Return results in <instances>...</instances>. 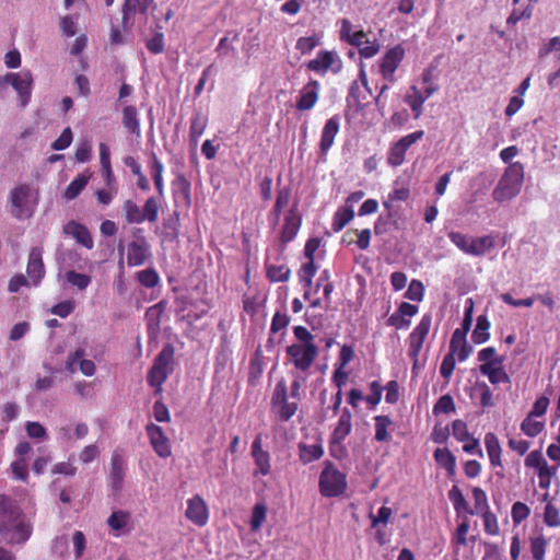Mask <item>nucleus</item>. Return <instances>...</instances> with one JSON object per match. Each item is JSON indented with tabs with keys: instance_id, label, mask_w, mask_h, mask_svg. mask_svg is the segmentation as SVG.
<instances>
[{
	"instance_id": "obj_1",
	"label": "nucleus",
	"mask_w": 560,
	"mask_h": 560,
	"mask_svg": "<svg viewBox=\"0 0 560 560\" xmlns=\"http://www.w3.org/2000/svg\"><path fill=\"white\" fill-rule=\"evenodd\" d=\"M33 534V524L18 503L0 494V535L8 545L23 546Z\"/></svg>"
},
{
	"instance_id": "obj_2",
	"label": "nucleus",
	"mask_w": 560,
	"mask_h": 560,
	"mask_svg": "<svg viewBox=\"0 0 560 560\" xmlns=\"http://www.w3.org/2000/svg\"><path fill=\"white\" fill-rule=\"evenodd\" d=\"M523 180V164L521 162L510 164L492 191L493 199L503 202L516 197L521 192Z\"/></svg>"
},
{
	"instance_id": "obj_3",
	"label": "nucleus",
	"mask_w": 560,
	"mask_h": 560,
	"mask_svg": "<svg viewBox=\"0 0 560 560\" xmlns=\"http://www.w3.org/2000/svg\"><path fill=\"white\" fill-rule=\"evenodd\" d=\"M347 489L346 475L327 463L319 476V491L326 498L342 494Z\"/></svg>"
},
{
	"instance_id": "obj_4",
	"label": "nucleus",
	"mask_w": 560,
	"mask_h": 560,
	"mask_svg": "<svg viewBox=\"0 0 560 560\" xmlns=\"http://www.w3.org/2000/svg\"><path fill=\"white\" fill-rule=\"evenodd\" d=\"M432 324L431 314H424L419 324L413 328L408 337V357L412 361V371L418 366L419 354L422 350Z\"/></svg>"
},
{
	"instance_id": "obj_5",
	"label": "nucleus",
	"mask_w": 560,
	"mask_h": 560,
	"mask_svg": "<svg viewBox=\"0 0 560 560\" xmlns=\"http://www.w3.org/2000/svg\"><path fill=\"white\" fill-rule=\"evenodd\" d=\"M424 136L423 130H417L401 137L398 141L393 142L387 152V164L392 167H398L405 163L406 152L417 141Z\"/></svg>"
},
{
	"instance_id": "obj_6",
	"label": "nucleus",
	"mask_w": 560,
	"mask_h": 560,
	"mask_svg": "<svg viewBox=\"0 0 560 560\" xmlns=\"http://www.w3.org/2000/svg\"><path fill=\"white\" fill-rule=\"evenodd\" d=\"M33 81V75L30 70L9 72L1 79V82L11 84L18 92L22 107H25L31 101Z\"/></svg>"
},
{
	"instance_id": "obj_7",
	"label": "nucleus",
	"mask_w": 560,
	"mask_h": 560,
	"mask_svg": "<svg viewBox=\"0 0 560 560\" xmlns=\"http://www.w3.org/2000/svg\"><path fill=\"white\" fill-rule=\"evenodd\" d=\"M32 188L27 184L16 186L10 194L11 213L16 219L30 218L33 210L30 207Z\"/></svg>"
},
{
	"instance_id": "obj_8",
	"label": "nucleus",
	"mask_w": 560,
	"mask_h": 560,
	"mask_svg": "<svg viewBox=\"0 0 560 560\" xmlns=\"http://www.w3.org/2000/svg\"><path fill=\"white\" fill-rule=\"evenodd\" d=\"M151 246L145 236H136L127 245L126 262L128 267H140L151 260Z\"/></svg>"
},
{
	"instance_id": "obj_9",
	"label": "nucleus",
	"mask_w": 560,
	"mask_h": 560,
	"mask_svg": "<svg viewBox=\"0 0 560 560\" xmlns=\"http://www.w3.org/2000/svg\"><path fill=\"white\" fill-rule=\"evenodd\" d=\"M306 67L318 74H325L328 71L338 73L342 68V61L337 52L320 50L313 60L307 62Z\"/></svg>"
},
{
	"instance_id": "obj_10",
	"label": "nucleus",
	"mask_w": 560,
	"mask_h": 560,
	"mask_svg": "<svg viewBox=\"0 0 560 560\" xmlns=\"http://www.w3.org/2000/svg\"><path fill=\"white\" fill-rule=\"evenodd\" d=\"M404 57L405 49L401 45H396L386 51L380 62V73L384 80L388 81L389 83H394L396 81L395 72Z\"/></svg>"
},
{
	"instance_id": "obj_11",
	"label": "nucleus",
	"mask_w": 560,
	"mask_h": 560,
	"mask_svg": "<svg viewBox=\"0 0 560 560\" xmlns=\"http://www.w3.org/2000/svg\"><path fill=\"white\" fill-rule=\"evenodd\" d=\"M287 352L298 369L306 371L317 355V348L314 343H300L288 347Z\"/></svg>"
},
{
	"instance_id": "obj_12",
	"label": "nucleus",
	"mask_w": 560,
	"mask_h": 560,
	"mask_svg": "<svg viewBox=\"0 0 560 560\" xmlns=\"http://www.w3.org/2000/svg\"><path fill=\"white\" fill-rule=\"evenodd\" d=\"M369 96H372V91L369 88L368 75L363 67H361L359 80H355L350 84L347 102L350 105L362 107Z\"/></svg>"
},
{
	"instance_id": "obj_13",
	"label": "nucleus",
	"mask_w": 560,
	"mask_h": 560,
	"mask_svg": "<svg viewBox=\"0 0 560 560\" xmlns=\"http://www.w3.org/2000/svg\"><path fill=\"white\" fill-rule=\"evenodd\" d=\"M145 431L154 452L162 458L170 457L172 454L171 443L163 429L155 423H148Z\"/></svg>"
},
{
	"instance_id": "obj_14",
	"label": "nucleus",
	"mask_w": 560,
	"mask_h": 560,
	"mask_svg": "<svg viewBox=\"0 0 560 560\" xmlns=\"http://www.w3.org/2000/svg\"><path fill=\"white\" fill-rule=\"evenodd\" d=\"M185 515L191 523L199 527H202L208 523V506L199 494L194 495L187 501Z\"/></svg>"
},
{
	"instance_id": "obj_15",
	"label": "nucleus",
	"mask_w": 560,
	"mask_h": 560,
	"mask_svg": "<svg viewBox=\"0 0 560 560\" xmlns=\"http://www.w3.org/2000/svg\"><path fill=\"white\" fill-rule=\"evenodd\" d=\"M63 233L73 237L75 242L86 249L94 247V241L89 229L74 220L69 221L63 225Z\"/></svg>"
},
{
	"instance_id": "obj_16",
	"label": "nucleus",
	"mask_w": 560,
	"mask_h": 560,
	"mask_svg": "<svg viewBox=\"0 0 560 560\" xmlns=\"http://www.w3.org/2000/svg\"><path fill=\"white\" fill-rule=\"evenodd\" d=\"M110 483L115 491L122 488L125 479V459L124 454L115 450L110 456Z\"/></svg>"
},
{
	"instance_id": "obj_17",
	"label": "nucleus",
	"mask_w": 560,
	"mask_h": 560,
	"mask_svg": "<svg viewBox=\"0 0 560 560\" xmlns=\"http://www.w3.org/2000/svg\"><path fill=\"white\" fill-rule=\"evenodd\" d=\"M28 278L34 284H37L45 275V267L43 262V250L38 247L31 249L26 267Z\"/></svg>"
},
{
	"instance_id": "obj_18",
	"label": "nucleus",
	"mask_w": 560,
	"mask_h": 560,
	"mask_svg": "<svg viewBox=\"0 0 560 560\" xmlns=\"http://www.w3.org/2000/svg\"><path fill=\"white\" fill-rule=\"evenodd\" d=\"M340 118L335 115L329 118L322 130L319 149L322 154H326L334 144L335 137L339 132Z\"/></svg>"
},
{
	"instance_id": "obj_19",
	"label": "nucleus",
	"mask_w": 560,
	"mask_h": 560,
	"mask_svg": "<svg viewBox=\"0 0 560 560\" xmlns=\"http://www.w3.org/2000/svg\"><path fill=\"white\" fill-rule=\"evenodd\" d=\"M319 83L317 81H311L300 92L299 100L296 102V108L299 110L311 109L318 100Z\"/></svg>"
},
{
	"instance_id": "obj_20",
	"label": "nucleus",
	"mask_w": 560,
	"mask_h": 560,
	"mask_svg": "<svg viewBox=\"0 0 560 560\" xmlns=\"http://www.w3.org/2000/svg\"><path fill=\"white\" fill-rule=\"evenodd\" d=\"M174 186V198L180 199L183 205L187 208L191 206V184L183 173H179L175 180Z\"/></svg>"
},
{
	"instance_id": "obj_21",
	"label": "nucleus",
	"mask_w": 560,
	"mask_h": 560,
	"mask_svg": "<svg viewBox=\"0 0 560 560\" xmlns=\"http://www.w3.org/2000/svg\"><path fill=\"white\" fill-rule=\"evenodd\" d=\"M252 456L257 465L258 472L268 475L270 471L269 454L261 448V435H257L252 444Z\"/></svg>"
},
{
	"instance_id": "obj_22",
	"label": "nucleus",
	"mask_w": 560,
	"mask_h": 560,
	"mask_svg": "<svg viewBox=\"0 0 560 560\" xmlns=\"http://www.w3.org/2000/svg\"><path fill=\"white\" fill-rule=\"evenodd\" d=\"M154 0H126L122 5V26L128 27L131 13L139 12L142 15L148 13Z\"/></svg>"
},
{
	"instance_id": "obj_23",
	"label": "nucleus",
	"mask_w": 560,
	"mask_h": 560,
	"mask_svg": "<svg viewBox=\"0 0 560 560\" xmlns=\"http://www.w3.org/2000/svg\"><path fill=\"white\" fill-rule=\"evenodd\" d=\"M121 124L131 135L137 137L141 135L139 114L133 105L124 107Z\"/></svg>"
},
{
	"instance_id": "obj_24",
	"label": "nucleus",
	"mask_w": 560,
	"mask_h": 560,
	"mask_svg": "<svg viewBox=\"0 0 560 560\" xmlns=\"http://www.w3.org/2000/svg\"><path fill=\"white\" fill-rule=\"evenodd\" d=\"M352 431V413L348 408L341 410L338 422L331 433V438L345 441Z\"/></svg>"
},
{
	"instance_id": "obj_25",
	"label": "nucleus",
	"mask_w": 560,
	"mask_h": 560,
	"mask_svg": "<svg viewBox=\"0 0 560 560\" xmlns=\"http://www.w3.org/2000/svg\"><path fill=\"white\" fill-rule=\"evenodd\" d=\"M480 373L489 378L493 385L510 382V377L502 364H480Z\"/></svg>"
},
{
	"instance_id": "obj_26",
	"label": "nucleus",
	"mask_w": 560,
	"mask_h": 560,
	"mask_svg": "<svg viewBox=\"0 0 560 560\" xmlns=\"http://www.w3.org/2000/svg\"><path fill=\"white\" fill-rule=\"evenodd\" d=\"M150 160V170L155 189L158 191L159 197L164 198L163 163L160 161V159L154 152L151 153Z\"/></svg>"
},
{
	"instance_id": "obj_27",
	"label": "nucleus",
	"mask_w": 560,
	"mask_h": 560,
	"mask_svg": "<svg viewBox=\"0 0 560 560\" xmlns=\"http://www.w3.org/2000/svg\"><path fill=\"white\" fill-rule=\"evenodd\" d=\"M495 237L487 234L482 236H472L471 242V256L474 257H482L488 252L495 247Z\"/></svg>"
},
{
	"instance_id": "obj_28",
	"label": "nucleus",
	"mask_w": 560,
	"mask_h": 560,
	"mask_svg": "<svg viewBox=\"0 0 560 560\" xmlns=\"http://www.w3.org/2000/svg\"><path fill=\"white\" fill-rule=\"evenodd\" d=\"M485 444H486L490 464L494 467L495 466L501 467L502 466V462H501L502 448H501V445H500V442H499V439L497 438V435L492 432L487 433L485 436Z\"/></svg>"
},
{
	"instance_id": "obj_29",
	"label": "nucleus",
	"mask_w": 560,
	"mask_h": 560,
	"mask_svg": "<svg viewBox=\"0 0 560 560\" xmlns=\"http://www.w3.org/2000/svg\"><path fill=\"white\" fill-rule=\"evenodd\" d=\"M433 457L438 465L446 470L450 477L455 475L456 458L447 447L436 448L433 453Z\"/></svg>"
},
{
	"instance_id": "obj_30",
	"label": "nucleus",
	"mask_w": 560,
	"mask_h": 560,
	"mask_svg": "<svg viewBox=\"0 0 560 560\" xmlns=\"http://www.w3.org/2000/svg\"><path fill=\"white\" fill-rule=\"evenodd\" d=\"M208 125V118L200 112L196 113L190 121L189 139L195 145L198 144Z\"/></svg>"
},
{
	"instance_id": "obj_31",
	"label": "nucleus",
	"mask_w": 560,
	"mask_h": 560,
	"mask_svg": "<svg viewBox=\"0 0 560 560\" xmlns=\"http://www.w3.org/2000/svg\"><path fill=\"white\" fill-rule=\"evenodd\" d=\"M427 101L425 96L417 86H411V93L407 94L405 102L413 113V117L418 119L423 113V104Z\"/></svg>"
},
{
	"instance_id": "obj_32",
	"label": "nucleus",
	"mask_w": 560,
	"mask_h": 560,
	"mask_svg": "<svg viewBox=\"0 0 560 560\" xmlns=\"http://www.w3.org/2000/svg\"><path fill=\"white\" fill-rule=\"evenodd\" d=\"M174 347L170 343L165 345L154 359L153 366L166 372V374L170 375L172 372L171 365L174 360Z\"/></svg>"
},
{
	"instance_id": "obj_33",
	"label": "nucleus",
	"mask_w": 560,
	"mask_h": 560,
	"mask_svg": "<svg viewBox=\"0 0 560 560\" xmlns=\"http://www.w3.org/2000/svg\"><path fill=\"white\" fill-rule=\"evenodd\" d=\"M125 221L128 224L143 223L142 209L131 199H127L121 206Z\"/></svg>"
},
{
	"instance_id": "obj_34",
	"label": "nucleus",
	"mask_w": 560,
	"mask_h": 560,
	"mask_svg": "<svg viewBox=\"0 0 560 560\" xmlns=\"http://www.w3.org/2000/svg\"><path fill=\"white\" fill-rule=\"evenodd\" d=\"M135 278L141 287L147 289H153L161 282V278L154 267H148L136 272Z\"/></svg>"
},
{
	"instance_id": "obj_35",
	"label": "nucleus",
	"mask_w": 560,
	"mask_h": 560,
	"mask_svg": "<svg viewBox=\"0 0 560 560\" xmlns=\"http://www.w3.org/2000/svg\"><path fill=\"white\" fill-rule=\"evenodd\" d=\"M375 435L374 439L377 442H388L390 436L388 429L393 425V421L388 416H375L374 417Z\"/></svg>"
},
{
	"instance_id": "obj_36",
	"label": "nucleus",
	"mask_w": 560,
	"mask_h": 560,
	"mask_svg": "<svg viewBox=\"0 0 560 560\" xmlns=\"http://www.w3.org/2000/svg\"><path fill=\"white\" fill-rule=\"evenodd\" d=\"M490 322L486 315L477 317L476 327L472 331L471 339L476 345L483 343L489 340Z\"/></svg>"
},
{
	"instance_id": "obj_37",
	"label": "nucleus",
	"mask_w": 560,
	"mask_h": 560,
	"mask_svg": "<svg viewBox=\"0 0 560 560\" xmlns=\"http://www.w3.org/2000/svg\"><path fill=\"white\" fill-rule=\"evenodd\" d=\"M535 418L527 413L521 422V431L528 438H536L545 430V421L535 420Z\"/></svg>"
},
{
	"instance_id": "obj_38",
	"label": "nucleus",
	"mask_w": 560,
	"mask_h": 560,
	"mask_svg": "<svg viewBox=\"0 0 560 560\" xmlns=\"http://www.w3.org/2000/svg\"><path fill=\"white\" fill-rule=\"evenodd\" d=\"M353 218L354 211L351 207L345 206L339 208L332 217V231L340 232Z\"/></svg>"
},
{
	"instance_id": "obj_39",
	"label": "nucleus",
	"mask_w": 560,
	"mask_h": 560,
	"mask_svg": "<svg viewBox=\"0 0 560 560\" xmlns=\"http://www.w3.org/2000/svg\"><path fill=\"white\" fill-rule=\"evenodd\" d=\"M160 197L156 198L154 196L149 197L143 207H142V215L143 222L148 221L150 223H154L159 219V211L161 207Z\"/></svg>"
},
{
	"instance_id": "obj_40",
	"label": "nucleus",
	"mask_w": 560,
	"mask_h": 560,
	"mask_svg": "<svg viewBox=\"0 0 560 560\" xmlns=\"http://www.w3.org/2000/svg\"><path fill=\"white\" fill-rule=\"evenodd\" d=\"M450 241L464 254L471 256V242L472 236L464 234L457 231H451L447 233Z\"/></svg>"
},
{
	"instance_id": "obj_41",
	"label": "nucleus",
	"mask_w": 560,
	"mask_h": 560,
	"mask_svg": "<svg viewBox=\"0 0 560 560\" xmlns=\"http://www.w3.org/2000/svg\"><path fill=\"white\" fill-rule=\"evenodd\" d=\"M410 196V190L407 187H395L388 194L387 199L383 202L384 208L388 211V217H392V207L397 201H406Z\"/></svg>"
},
{
	"instance_id": "obj_42",
	"label": "nucleus",
	"mask_w": 560,
	"mask_h": 560,
	"mask_svg": "<svg viewBox=\"0 0 560 560\" xmlns=\"http://www.w3.org/2000/svg\"><path fill=\"white\" fill-rule=\"evenodd\" d=\"M89 178L84 175L77 176L65 189L63 197L67 200L77 198L88 185Z\"/></svg>"
},
{
	"instance_id": "obj_43",
	"label": "nucleus",
	"mask_w": 560,
	"mask_h": 560,
	"mask_svg": "<svg viewBox=\"0 0 560 560\" xmlns=\"http://www.w3.org/2000/svg\"><path fill=\"white\" fill-rule=\"evenodd\" d=\"M448 499L457 513L468 512V503L457 485H454L448 491ZM469 513L474 514V511H469Z\"/></svg>"
},
{
	"instance_id": "obj_44",
	"label": "nucleus",
	"mask_w": 560,
	"mask_h": 560,
	"mask_svg": "<svg viewBox=\"0 0 560 560\" xmlns=\"http://www.w3.org/2000/svg\"><path fill=\"white\" fill-rule=\"evenodd\" d=\"M284 221L285 224L282 229V242L291 241L295 236L301 225V218L293 213L287 215Z\"/></svg>"
},
{
	"instance_id": "obj_45",
	"label": "nucleus",
	"mask_w": 560,
	"mask_h": 560,
	"mask_svg": "<svg viewBox=\"0 0 560 560\" xmlns=\"http://www.w3.org/2000/svg\"><path fill=\"white\" fill-rule=\"evenodd\" d=\"M130 521V513L127 511H114L107 518V525L114 530L124 529Z\"/></svg>"
},
{
	"instance_id": "obj_46",
	"label": "nucleus",
	"mask_w": 560,
	"mask_h": 560,
	"mask_svg": "<svg viewBox=\"0 0 560 560\" xmlns=\"http://www.w3.org/2000/svg\"><path fill=\"white\" fill-rule=\"evenodd\" d=\"M65 277L71 285L78 288L81 291L85 290L92 281L89 275L80 273L74 270L67 271Z\"/></svg>"
},
{
	"instance_id": "obj_47",
	"label": "nucleus",
	"mask_w": 560,
	"mask_h": 560,
	"mask_svg": "<svg viewBox=\"0 0 560 560\" xmlns=\"http://www.w3.org/2000/svg\"><path fill=\"white\" fill-rule=\"evenodd\" d=\"M324 454L322 445H303L301 446L300 457L303 463H311L319 459Z\"/></svg>"
},
{
	"instance_id": "obj_48",
	"label": "nucleus",
	"mask_w": 560,
	"mask_h": 560,
	"mask_svg": "<svg viewBox=\"0 0 560 560\" xmlns=\"http://www.w3.org/2000/svg\"><path fill=\"white\" fill-rule=\"evenodd\" d=\"M267 516V506L265 503H257L255 504L252 517H250V529L253 532H257L262 523L265 522Z\"/></svg>"
},
{
	"instance_id": "obj_49",
	"label": "nucleus",
	"mask_w": 560,
	"mask_h": 560,
	"mask_svg": "<svg viewBox=\"0 0 560 560\" xmlns=\"http://www.w3.org/2000/svg\"><path fill=\"white\" fill-rule=\"evenodd\" d=\"M544 523L548 527H560V512L559 509L552 504L551 502H548L545 505L544 509Z\"/></svg>"
},
{
	"instance_id": "obj_50",
	"label": "nucleus",
	"mask_w": 560,
	"mask_h": 560,
	"mask_svg": "<svg viewBox=\"0 0 560 560\" xmlns=\"http://www.w3.org/2000/svg\"><path fill=\"white\" fill-rule=\"evenodd\" d=\"M547 548V539L539 535L530 538V552L534 560H544Z\"/></svg>"
},
{
	"instance_id": "obj_51",
	"label": "nucleus",
	"mask_w": 560,
	"mask_h": 560,
	"mask_svg": "<svg viewBox=\"0 0 560 560\" xmlns=\"http://www.w3.org/2000/svg\"><path fill=\"white\" fill-rule=\"evenodd\" d=\"M478 360L481 364H503L504 359L497 354L494 347H487L478 352Z\"/></svg>"
},
{
	"instance_id": "obj_52",
	"label": "nucleus",
	"mask_w": 560,
	"mask_h": 560,
	"mask_svg": "<svg viewBox=\"0 0 560 560\" xmlns=\"http://www.w3.org/2000/svg\"><path fill=\"white\" fill-rule=\"evenodd\" d=\"M530 514V509L527 504L517 501L512 505L511 516L514 525H520Z\"/></svg>"
},
{
	"instance_id": "obj_53",
	"label": "nucleus",
	"mask_w": 560,
	"mask_h": 560,
	"mask_svg": "<svg viewBox=\"0 0 560 560\" xmlns=\"http://www.w3.org/2000/svg\"><path fill=\"white\" fill-rule=\"evenodd\" d=\"M472 498L475 501L476 513L482 514L490 511L487 494L481 488L475 487L472 489Z\"/></svg>"
},
{
	"instance_id": "obj_54",
	"label": "nucleus",
	"mask_w": 560,
	"mask_h": 560,
	"mask_svg": "<svg viewBox=\"0 0 560 560\" xmlns=\"http://www.w3.org/2000/svg\"><path fill=\"white\" fill-rule=\"evenodd\" d=\"M455 411V404L453 397L448 394L443 395L439 398L436 404L433 406V413H451Z\"/></svg>"
},
{
	"instance_id": "obj_55",
	"label": "nucleus",
	"mask_w": 560,
	"mask_h": 560,
	"mask_svg": "<svg viewBox=\"0 0 560 560\" xmlns=\"http://www.w3.org/2000/svg\"><path fill=\"white\" fill-rule=\"evenodd\" d=\"M167 377L168 375L166 372L161 371L160 369L152 365L148 372L147 381L152 387H156L158 392H161L162 385Z\"/></svg>"
},
{
	"instance_id": "obj_56",
	"label": "nucleus",
	"mask_w": 560,
	"mask_h": 560,
	"mask_svg": "<svg viewBox=\"0 0 560 560\" xmlns=\"http://www.w3.org/2000/svg\"><path fill=\"white\" fill-rule=\"evenodd\" d=\"M83 350H77L71 357V363H74L77 360H80V371L86 375L92 376L95 373V364L92 360L82 359Z\"/></svg>"
},
{
	"instance_id": "obj_57",
	"label": "nucleus",
	"mask_w": 560,
	"mask_h": 560,
	"mask_svg": "<svg viewBox=\"0 0 560 560\" xmlns=\"http://www.w3.org/2000/svg\"><path fill=\"white\" fill-rule=\"evenodd\" d=\"M452 433L453 436L459 442H466L471 438V434L468 431L467 423L460 419L453 421Z\"/></svg>"
},
{
	"instance_id": "obj_58",
	"label": "nucleus",
	"mask_w": 560,
	"mask_h": 560,
	"mask_svg": "<svg viewBox=\"0 0 560 560\" xmlns=\"http://www.w3.org/2000/svg\"><path fill=\"white\" fill-rule=\"evenodd\" d=\"M424 295V287L419 280H411L407 291L405 292V298L411 301L420 302L422 301Z\"/></svg>"
},
{
	"instance_id": "obj_59",
	"label": "nucleus",
	"mask_w": 560,
	"mask_h": 560,
	"mask_svg": "<svg viewBox=\"0 0 560 560\" xmlns=\"http://www.w3.org/2000/svg\"><path fill=\"white\" fill-rule=\"evenodd\" d=\"M480 515L482 516L483 520L485 532L491 536L499 535L500 527L495 514H493L491 511H488Z\"/></svg>"
},
{
	"instance_id": "obj_60",
	"label": "nucleus",
	"mask_w": 560,
	"mask_h": 560,
	"mask_svg": "<svg viewBox=\"0 0 560 560\" xmlns=\"http://www.w3.org/2000/svg\"><path fill=\"white\" fill-rule=\"evenodd\" d=\"M455 355L456 354L451 352L445 354L440 366V373L442 377L445 378L447 382L453 375V372L456 366Z\"/></svg>"
},
{
	"instance_id": "obj_61",
	"label": "nucleus",
	"mask_w": 560,
	"mask_h": 560,
	"mask_svg": "<svg viewBox=\"0 0 560 560\" xmlns=\"http://www.w3.org/2000/svg\"><path fill=\"white\" fill-rule=\"evenodd\" d=\"M11 470L15 479L26 481L28 478V465L24 458H18L11 464Z\"/></svg>"
},
{
	"instance_id": "obj_62",
	"label": "nucleus",
	"mask_w": 560,
	"mask_h": 560,
	"mask_svg": "<svg viewBox=\"0 0 560 560\" xmlns=\"http://www.w3.org/2000/svg\"><path fill=\"white\" fill-rule=\"evenodd\" d=\"M557 474V467L548 464L538 470L539 487L547 490L550 487L551 478Z\"/></svg>"
},
{
	"instance_id": "obj_63",
	"label": "nucleus",
	"mask_w": 560,
	"mask_h": 560,
	"mask_svg": "<svg viewBox=\"0 0 560 560\" xmlns=\"http://www.w3.org/2000/svg\"><path fill=\"white\" fill-rule=\"evenodd\" d=\"M238 40V33L229 32L222 37L217 47L219 55H226L229 51L234 50L233 43Z\"/></svg>"
},
{
	"instance_id": "obj_64",
	"label": "nucleus",
	"mask_w": 560,
	"mask_h": 560,
	"mask_svg": "<svg viewBox=\"0 0 560 560\" xmlns=\"http://www.w3.org/2000/svg\"><path fill=\"white\" fill-rule=\"evenodd\" d=\"M316 271L317 268L314 264V260H308L307 262L302 265L299 276L301 281L305 283V287H311L312 279L315 276Z\"/></svg>"
}]
</instances>
